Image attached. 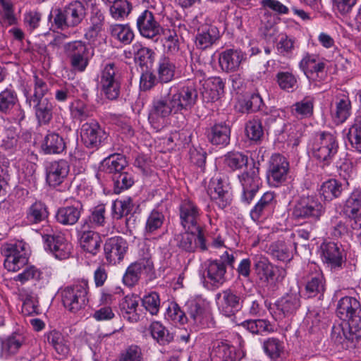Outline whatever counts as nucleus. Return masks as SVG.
I'll return each instance as SVG.
<instances>
[{
	"label": "nucleus",
	"instance_id": "nucleus-63",
	"mask_svg": "<svg viewBox=\"0 0 361 361\" xmlns=\"http://www.w3.org/2000/svg\"><path fill=\"white\" fill-rule=\"evenodd\" d=\"M164 221V214L159 211L153 210L147 219L145 228V234L149 235L154 233L161 227Z\"/></svg>",
	"mask_w": 361,
	"mask_h": 361
},
{
	"label": "nucleus",
	"instance_id": "nucleus-64",
	"mask_svg": "<svg viewBox=\"0 0 361 361\" xmlns=\"http://www.w3.org/2000/svg\"><path fill=\"white\" fill-rule=\"evenodd\" d=\"M345 333L344 338L352 343L357 342L361 339V320L356 323L352 321H347L345 323Z\"/></svg>",
	"mask_w": 361,
	"mask_h": 361
},
{
	"label": "nucleus",
	"instance_id": "nucleus-16",
	"mask_svg": "<svg viewBox=\"0 0 361 361\" xmlns=\"http://www.w3.org/2000/svg\"><path fill=\"white\" fill-rule=\"evenodd\" d=\"M26 343V336L20 331L0 337V357L5 360L13 357L25 347Z\"/></svg>",
	"mask_w": 361,
	"mask_h": 361
},
{
	"label": "nucleus",
	"instance_id": "nucleus-55",
	"mask_svg": "<svg viewBox=\"0 0 361 361\" xmlns=\"http://www.w3.org/2000/svg\"><path fill=\"white\" fill-rule=\"evenodd\" d=\"M106 208L104 204H99L91 211L90 215L83 223H87L90 228L104 226L106 223Z\"/></svg>",
	"mask_w": 361,
	"mask_h": 361
},
{
	"label": "nucleus",
	"instance_id": "nucleus-39",
	"mask_svg": "<svg viewBox=\"0 0 361 361\" xmlns=\"http://www.w3.org/2000/svg\"><path fill=\"white\" fill-rule=\"evenodd\" d=\"M326 290L325 279L322 273H312L307 276L305 292L308 298L323 295Z\"/></svg>",
	"mask_w": 361,
	"mask_h": 361
},
{
	"label": "nucleus",
	"instance_id": "nucleus-50",
	"mask_svg": "<svg viewBox=\"0 0 361 361\" xmlns=\"http://www.w3.org/2000/svg\"><path fill=\"white\" fill-rule=\"evenodd\" d=\"M110 32L112 37L125 45L130 44L135 37L133 30L128 25H112Z\"/></svg>",
	"mask_w": 361,
	"mask_h": 361
},
{
	"label": "nucleus",
	"instance_id": "nucleus-22",
	"mask_svg": "<svg viewBox=\"0 0 361 361\" xmlns=\"http://www.w3.org/2000/svg\"><path fill=\"white\" fill-rule=\"evenodd\" d=\"M80 137L87 148H98L106 138L105 131L95 121L84 123L80 129Z\"/></svg>",
	"mask_w": 361,
	"mask_h": 361
},
{
	"label": "nucleus",
	"instance_id": "nucleus-26",
	"mask_svg": "<svg viewBox=\"0 0 361 361\" xmlns=\"http://www.w3.org/2000/svg\"><path fill=\"white\" fill-rule=\"evenodd\" d=\"M45 246L59 259H67L72 248L61 234H47L43 235Z\"/></svg>",
	"mask_w": 361,
	"mask_h": 361
},
{
	"label": "nucleus",
	"instance_id": "nucleus-35",
	"mask_svg": "<svg viewBox=\"0 0 361 361\" xmlns=\"http://www.w3.org/2000/svg\"><path fill=\"white\" fill-rule=\"evenodd\" d=\"M254 270L261 282L269 283L274 280L277 268L274 267L267 257L257 255L254 257Z\"/></svg>",
	"mask_w": 361,
	"mask_h": 361
},
{
	"label": "nucleus",
	"instance_id": "nucleus-7",
	"mask_svg": "<svg viewBox=\"0 0 361 361\" xmlns=\"http://www.w3.org/2000/svg\"><path fill=\"white\" fill-rule=\"evenodd\" d=\"M338 143L336 137L330 133L322 132L317 135L313 145L314 157L329 165L334 157L337 154Z\"/></svg>",
	"mask_w": 361,
	"mask_h": 361
},
{
	"label": "nucleus",
	"instance_id": "nucleus-25",
	"mask_svg": "<svg viewBox=\"0 0 361 361\" xmlns=\"http://www.w3.org/2000/svg\"><path fill=\"white\" fill-rule=\"evenodd\" d=\"M4 267L9 271H17L28 262V258L20 245L10 244L4 250Z\"/></svg>",
	"mask_w": 361,
	"mask_h": 361
},
{
	"label": "nucleus",
	"instance_id": "nucleus-61",
	"mask_svg": "<svg viewBox=\"0 0 361 361\" xmlns=\"http://www.w3.org/2000/svg\"><path fill=\"white\" fill-rule=\"evenodd\" d=\"M106 5L109 6L111 16L116 20L124 18L132 9L131 4L127 0H121Z\"/></svg>",
	"mask_w": 361,
	"mask_h": 361
},
{
	"label": "nucleus",
	"instance_id": "nucleus-11",
	"mask_svg": "<svg viewBox=\"0 0 361 361\" xmlns=\"http://www.w3.org/2000/svg\"><path fill=\"white\" fill-rule=\"evenodd\" d=\"M186 230L185 232L175 236L176 245L180 250L190 253L194 252L198 245L202 251L207 249L201 227H190V230Z\"/></svg>",
	"mask_w": 361,
	"mask_h": 361
},
{
	"label": "nucleus",
	"instance_id": "nucleus-33",
	"mask_svg": "<svg viewBox=\"0 0 361 361\" xmlns=\"http://www.w3.org/2000/svg\"><path fill=\"white\" fill-rule=\"evenodd\" d=\"M40 149L47 155L60 154L66 150V144L59 133L49 132L42 140Z\"/></svg>",
	"mask_w": 361,
	"mask_h": 361
},
{
	"label": "nucleus",
	"instance_id": "nucleus-6",
	"mask_svg": "<svg viewBox=\"0 0 361 361\" xmlns=\"http://www.w3.org/2000/svg\"><path fill=\"white\" fill-rule=\"evenodd\" d=\"M325 209L322 204L313 196H302L294 204L292 209V217L294 219H320Z\"/></svg>",
	"mask_w": 361,
	"mask_h": 361
},
{
	"label": "nucleus",
	"instance_id": "nucleus-18",
	"mask_svg": "<svg viewBox=\"0 0 361 361\" xmlns=\"http://www.w3.org/2000/svg\"><path fill=\"white\" fill-rule=\"evenodd\" d=\"M275 306V314L279 319L294 315L301 306L300 292L290 290L276 302Z\"/></svg>",
	"mask_w": 361,
	"mask_h": 361
},
{
	"label": "nucleus",
	"instance_id": "nucleus-4",
	"mask_svg": "<svg viewBox=\"0 0 361 361\" xmlns=\"http://www.w3.org/2000/svg\"><path fill=\"white\" fill-rule=\"evenodd\" d=\"M88 282L85 279L62 289L61 294L65 308L74 313L83 309L88 302Z\"/></svg>",
	"mask_w": 361,
	"mask_h": 361
},
{
	"label": "nucleus",
	"instance_id": "nucleus-2",
	"mask_svg": "<svg viewBox=\"0 0 361 361\" xmlns=\"http://www.w3.org/2000/svg\"><path fill=\"white\" fill-rule=\"evenodd\" d=\"M85 16L86 9L84 4L79 1H74L62 8H55L49 14V19L53 18L52 26L65 30L78 26Z\"/></svg>",
	"mask_w": 361,
	"mask_h": 361
},
{
	"label": "nucleus",
	"instance_id": "nucleus-43",
	"mask_svg": "<svg viewBox=\"0 0 361 361\" xmlns=\"http://www.w3.org/2000/svg\"><path fill=\"white\" fill-rule=\"evenodd\" d=\"M176 65L169 56H162L159 61L157 73L161 83L171 82L175 75Z\"/></svg>",
	"mask_w": 361,
	"mask_h": 361
},
{
	"label": "nucleus",
	"instance_id": "nucleus-20",
	"mask_svg": "<svg viewBox=\"0 0 361 361\" xmlns=\"http://www.w3.org/2000/svg\"><path fill=\"white\" fill-rule=\"evenodd\" d=\"M336 312L344 322L353 320L356 323L357 321H361V304L355 297L341 298L338 301Z\"/></svg>",
	"mask_w": 361,
	"mask_h": 361
},
{
	"label": "nucleus",
	"instance_id": "nucleus-60",
	"mask_svg": "<svg viewBox=\"0 0 361 361\" xmlns=\"http://www.w3.org/2000/svg\"><path fill=\"white\" fill-rule=\"evenodd\" d=\"M263 348L271 359L276 360L283 352V343L278 338H269L264 342Z\"/></svg>",
	"mask_w": 361,
	"mask_h": 361
},
{
	"label": "nucleus",
	"instance_id": "nucleus-58",
	"mask_svg": "<svg viewBox=\"0 0 361 361\" xmlns=\"http://www.w3.org/2000/svg\"><path fill=\"white\" fill-rule=\"evenodd\" d=\"M345 212L353 216L361 214V190L356 189L353 191L347 199L345 205Z\"/></svg>",
	"mask_w": 361,
	"mask_h": 361
},
{
	"label": "nucleus",
	"instance_id": "nucleus-48",
	"mask_svg": "<svg viewBox=\"0 0 361 361\" xmlns=\"http://www.w3.org/2000/svg\"><path fill=\"white\" fill-rule=\"evenodd\" d=\"M138 301L133 296H126L120 304L121 314L130 322H137L140 315L137 313Z\"/></svg>",
	"mask_w": 361,
	"mask_h": 361
},
{
	"label": "nucleus",
	"instance_id": "nucleus-46",
	"mask_svg": "<svg viewBox=\"0 0 361 361\" xmlns=\"http://www.w3.org/2000/svg\"><path fill=\"white\" fill-rule=\"evenodd\" d=\"M134 52V59L135 63H138L141 67L148 68L151 66L154 61V51L146 47H144L140 42H136L133 45Z\"/></svg>",
	"mask_w": 361,
	"mask_h": 361
},
{
	"label": "nucleus",
	"instance_id": "nucleus-5",
	"mask_svg": "<svg viewBox=\"0 0 361 361\" xmlns=\"http://www.w3.org/2000/svg\"><path fill=\"white\" fill-rule=\"evenodd\" d=\"M235 257L225 251L219 259H208L204 263V273L208 283L214 288L221 287L227 280L226 266L233 267Z\"/></svg>",
	"mask_w": 361,
	"mask_h": 361
},
{
	"label": "nucleus",
	"instance_id": "nucleus-37",
	"mask_svg": "<svg viewBox=\"0 0 361 361\" xmlns=\"http://www.w3.org/2000/svg\"><path fill=\"white\" fill-rule=\"evenodd\" d=\"M300 68L307 78H311L313 74L322 73L326 63L316 54L305 53L299 63Z\"/></svg>",
	"mask_w": 361,
	"mask_h": 361
},
{
	"label": "nucleus",
	"instance_id": "nucleus-40",
	"mask_svg": "<svg viewBox=\"0 0 361 361\" xmlns=\"http://www.w3.org/2000/svg\"><path fill=\"white\" fill-rule=\"evenodd\" d=\"M345 190V185L335 178L324 181L320 186L319 194L325 201L338 198Z\"/></svg>",
	"mask_w": 361,
	"mask_h": 361
},
{
	"label": "nucleus",
	"instance_id": "nucleus-59",
	"mask_svg": "<svg viewBox=\"0 0 361 361\" xmlns=\"http://www.w3.org/2000/svg\"><path fill=\"white\" fill-rule=\"evenodd\" d=\"M247 157L241 152H231L225 155L224 164L233 171L242 169L247 164Z\"/></svg>",
	"mask_w": 361,
	"mask_h": 361
},
{
	"label": "nucleus",
	"instance_id": "nucleus-24",
	"mask_svg": "<svg viewBox=\"0 0 361 361\" xmlns=\"http://www.w3.org/2000/svg\"><path fill=\"white\" fill-rule=\"evenodd\" d=\"M127 250L126 240L120 236L109 238L104 245L105 259L112 264L119 263L123 259Z\"/></svg>",
	"mask_w": 361,
	"mask_h": 361
},
{
	"label": "nucleus",
	"instance_id": "nucleus-49",
	"mask_svg": "<svg viewBox=\"0 0 361 361\" xmlns=\"http://www.w3.org/2000/svg\"><path fill=\"white\" fill-rule=\"evenodd\" d=\"M71 118L79 122L85 121L92 116V107L80 99H77L70 106Z\"/></svg>",
	"mask_w": 361,
	"mask_h": 361
},
{
	"label": "nucleus",
	"instance_id": "nucleus-21",
	"mask_svg": "<svg viewBox=\"0 0 361 361\" xmlns=\"http://www.w3.org/2000/svg\"><path fill=\"white\" fill-rule=\"evenodd\" d=\"M322 262L331 269L341 268L344 262V250L341 245L332 241H324L320 245Z\"/></svg>",
	"mask_w": 361,
	"mask_h": 361
},
{
	"label": "nucleus",
	"instance_id": "nucleus-19",
	"mask_svg": "<svg viewBox=\"0 0 361 361\" xmlns=\"http://www.w3.org/2000/svg\"><path fill=\"white\" fill-rule=\"evenodd\" d=\"M207 193L211 200L220 208L224 209L232 201V192L229 185L221 179L212 178L209 184Z\"/></svg>",
	"mask_w": 361,
	"mask_h": 361
},
{
	"label": "nucleus",
	"instance_id": "nucleus-29",
	"mask_svg": "<svg viewBox=\"0 0 361 361\" xmlns=\"http://www.w3.org/2000/svg\"><path fill=\"white\" fill-rule=\"evenodd\" d=\"M82 209V203L78 200H73L71 205L60 207L57 210L56 219L62 225H74L79 220Z\"/></svg>",
	"mask_w": 361,
	"mask_h": 361
},
{
	"label": "nucleus",
	"instance_id": "nucleus-32",
	"mask_svg": "<svg viewBox=\"0 0 361 361\" xmlns=\"http://www.w3.org/2000/svg\"><path fill=\"white\" fill-rule=\"evenodd\" d=\"M200 209L197 206L190 200H185L180 205V218L181 224L185 229L200 227L197 225L200 217Z\"/></svg>",
	"mask_w": 361,
	"mask_h": 361
},
{
	"label": "nucleus",
	"instance_id": "nucleus-23",
	"mask_svg": "<svg viewBox=\"0 0 361 361\" xmlns=\"http://www.w3.org/2000/svg\"><path fill=\"white\" fill-rule=\"evenodd\" d=\"M46 180L51 187L60 185L67 178L70 166L65 159H59L50 161L45 167Z\"/></svg>",
	"mask_w": 361,
	"mask_h": 361
},
{
	"label": "nucleus",
	"instance_id": "nucleus-14",
	"mask_svg": "<svg viewBox=\"0 0 361 361\" xmlns=\"http://www.w3.org/2000/svg\"><path fill=\"white\" fill-rule=\"evenodd\" d=\"M136 27L142 37L154 42L158 41L163 30L154 14L147 9L143 11L137 16Z\"/></svg>",
	"mask_w": 361,
	"mask_h": 361
},
{
	"label": "nucleus",
	"instance_id": "nucleus-1",
	"mask_svg": "<svg viewBox=\"0 0 361 361\" xmlns=\"http://www.w3.org/2000/svg\"><path fill=\"white\" fill-rule=\"evenodd\" d=\"M198 99L197 86L193 81L179 87H162L160 95L154 97L149 111L148 121L151 126L159 130L165 125L170 115L190 111Z\"/></svg>",
	"mask_w": 361,
	"mask_h": 361
},
{
	"label": "nucleus",
	"instance_id": "nucleus-12",
	"mask_svg": "<svg viewBox=\"0 0 361 361\" xmlns=\"http://www.w3.org/2000/svg\"><path fill=\"white\" fill-rule=\"evenodd\" d=\"M289 162L287 159L280 154H273L269 161L267 180L273 187H279L284 183L289 171Z\"/></svg>",
	"mask_w": 361,
	"mask_h": 361
},
{
	"label": "nucleus",
	"instance_id": "nucleus-51",
	"mask_svg": "<svg viewBox=\"0 0 361 361\" xmlns=\"http://www.w3.org/2000/svg\"><path fill=\"white\" fill-rule=\"evenodd\" d=\"M245 135L250 140L255 142L261 141L264 136V129L261 120L258 118L249 120L245 123Z\"/></svg>",
	"mask_w": 361,
	"mask_h": 361
},
{
	"label": "nucleus",
	"instance_id": "nucleus-15",
	"mask_svg": "<svg viewBox=\"0 0 361 361\" xmlns=\"http://www.w3.org/2000/svg\"><path fill=\"white\" fill-rule=\"evenodd\" d=\"M277 204V195L274 192H264L250 210V218L255 222L264 221L273 215Z\"/></svg>",
	"mask_w": 361,
	"mask_h": 361
},
{
	"label": "nucleus",
	"instance_id": "nucleus-41",
	"mask_svg": "<svg viewBox=\"0 0 361 361\" xmlns=\"http://www.w3.org/2000/svg\"><path fill=\"white\" fill-rule=\"evenodd\" d=\"M35 116L40 125L48 124L53 117V104L45 98V99L32 102Z\"/></svg>",
	"mask_w": 361,
	"mask_h": 361
},
{
	"label": "nucleus",
	"instance_id": "nucleus-52",
	"mask_svg": "<svg viewBox=\"0 0 361 361\" xmlns=\"http://www.w3.org/2000/svg\"><path fill=\"white\" fill-rule=\"evenodd\" d=\"M188 322L197 327H204L206 325L204 322V309L196 302H191L188 307Z\"/></svg>",
	"mask_w": 361,
	"mask_h": 361
},
{
	"label": "nucleus",
	"instance_id": "nucleus-53",
	"mask_svg": "<svg viewBox=\"0 0 361 361\" xmlns=\"http://www.w3.org/2000/svg\"><path fill=\"white\" fill-rule=\"evenodd\" d=\"M152 337L160 344L167 345L173 340V336L160 322H154L150 325Z\"/></svg>",
	"mask_w": 361,
	"mask_h": 361
},
{
	"label": "nucleus",
	"instance_id": "nucleus-27",
	"mask_svg": "<svg viewBox=\"0 0 361 361\" xmlns=\"http://www.w3.org/2000/svg\"><path fill=\"white\" fill-rule=\"evenodd\" d=\"M211 361H234L235 348L227 340H215L209 347Z\"/></svg>",
	"mask_w": 361,
	"mask_h": 361
},
{
	"label": "nucleus",
	"instance_id": "nucleus-36",
	"mask_svg": "<svg viewBox=\"0 0 361 361\" xmlns=\"http://www.w3.org/2000/svg\"><path fill=\"white\" fill-rule=\"evenodd\" d=\"M105 18L103 13L97 9H93L91 12L89 25L85 33V39L94 41L104 30Z\"/></svg>",
	"mask_w": 361,
	"mask_h": 361
},
{
	"label": "nucleus",
	"instance_id": "nucleus-44",
	"mask_svg": "<svg viewBox=\"0 0 361 361\" xmlns=\"http://www.w3.org/2000/svg\"><path fill=\"white\" fill-rule=\"evenodd\" d=\"M291 248L290 242L279 240L269 245L268 252L277 260L288 262L292 258Z\"/></svg>",
	"mask_w": 361,
	"mask_h": 361
},
{
	"label": "nucleus",
	"instance_id": "nucleus-45",
	"mask_svg": "<svg viewBox=\"0 0 361 361\" xmlns=\"http://www.w3.org/2000/svg\"><path fill=\"white\" fill-rule=\"evenodd\" d=\"M49 216L46 204L40 201L32 204L26 211V220L29 224H37L44 221Z\"/></svg>",
	"mask_w": 361,
	"mask_h": 361
},
{
	"label": "nucleus",
	"instance_id": "nucleus-62",
	"mask_svg": "<svg viewBox=\"0 0 361 361\" xmlns=\"http://www.w3.org/2000/svg\"><path fill=\"white\" fill-rule=\"evenodd\" d=\"M350 102L348 98L340 99L336 104V109L332 113L334 121L336 123H343L350 114Z\"/></svg>",
	"mask_w": 361,
	"mask_h": 361
},
{
	"label": "nucleus",
	"instance_id": "nucleus-17",
	"mask_svg": "<svg viewBox=\"0 0 361 361\" xmlns=\"http://www.w3.org/2000/svg\"><path fill=\"white\" fill-rule=\"evenodd\" d=\"M76 232L81 248L92 255H97L102 243L99 233L90 228L87 223L78 227Z\"/></svg>",
	"mask_w": 361,
	"mask_h": 361
},
{
	"label": "nucleus",
	"instance_id": "nucleus-42",
	"mask_svg": "<svg viewBox=\"0 0 361 361\" xmlns=\"http://www.w3.org/2000/svg\"><path fill=\"white\" fill-rule=\"evenodd\" d=\"M47 342L53 347L60 355L66 357L70 350L67 337L61 332L53 330L47 334Z\"/></svg>",
	"mask_w": 361,
	"mask_h": 361
},
{
	"label": "nucleus",
	"instance_id": "nucleus-31",
	"mask_svg": "<svg viewBox=\"0 0 361 361\" xmlns=\"http://www.w3.org/2000/svg\"><path fill=\"white\" fill-rule=\"evenodd\" d=\"M152 269L153 264L144 259L132 263L127 268L123 277V281L128 286H133L142 274H148Z\"/></svg>",
	"mask_w": 361,
	"mask_h": 361
},
{
	"label": "nucleus",
	"instance_id": "nucleus-54",
	"mask_svg": "<svg viewBox=\"0 0 361 361\" xmlns=\"http://www.w3.org/2000/svg\"><path fill=\"white\" fill-rule=\"evenodd\" d=\"M313 106V99L310 97H306L294 104L291 107V111L296 117L302 118L312 114Z\"/></svg>",
	"mask_w": 361,
	"mask_h": 361
},
{
	"label": "nucleus",
	"instance_id": "nucleus-3",
	"mask_svg": "<svg viewBox=\"0 0 361 361\" xmlns=\"http://www.w3.org/2000/svg\"><path fill=\"white\" fill-rule=\"evenodd\" d=\"M123 73L114 63H106L101 72L100 86L102 93L109 100L117 99L121 94Z\"/></svg>",
	"mask_w": 361,
	"mask_h": 361
},
{
	"label": "nucleus",
	"instance_id": "nucleus-57",
	"mask_svg": "<svg viewBox=\"0 0 361 361\" xmlns=\"http://www.w3.org/2000/svg\"><path fill=\"white\" fill-rule=\"evenodd\" d=\"M133 204L132 199L128 197L123 200H116L112 203L111 210L113 218L120 219L127 216L133 209Z\"/></svg>",
	"mask_w": 361,
	"mask_h": 361
},
{
	"label": "nucleus",
	"instance_id": "nucleus-28",
	"mask_svg": "<svg viewBox=\"0 0 361 361\" xmlns=\"http://www.w3.org/2000/svg\"><path fill=\"white\" fill-rule=\"evenodd\" d=\"M246 59V54L241 50L228 49L219 54V63L222 71L226 73L234 72Z\"/></svg>",
	"mask_w": 361,
	"mask_h": 361
},
{
	"label": "nucleus",
	"instance_id": "nucleus-13",
	"mask_svg": "<svg viewBox=\"0 0 361 361\" xmlns=\"http://www.w3.org/2000/svg\"><path fill=\"white\" fill-rule=\"evenodd\" d=\"M259 172V168L254 164L240 175H238L243 188L241 200L244 203L250 204L259 189L261 179Z\"/></svg>",
	"mask_w": 361,
	"mask_h": 361
},
{
	"label": "nucleus",
	"instance_id": "nucleus-38",
	"mask_svg": "<svg viewBox=\"0 0 361 361\" xmlns=\"http://www.w3.org/2000/svg\"><path fill=\"white\" fill-rule=\"evenodd\" d=\"M102 166L106 173L111 175V178L114 175H117L128 169L125 156L121 154H111L104 159Z\"/></svg>",
	"mask_w": 361,
	"mask_h": 361
},
{
	"label": "nucleus",
	"instance_id": "nucleus-9",
	"mask_svg": "<svg viewBox=\"0 0 361 361\" xmlns=\"http://www.w3.org/2000/svg\"><path fill=\"white\" fill-rule=\"evenodd\" d=\"M64 51L71 68L76 72H83L89 64V49L85 42L78 40L67 43Z\"/></svg>",
	"mask_w": 361,
	"mask_h": 361
},
{
	"label": "nucleus",
	"instance_id": "nucleus-10",
	"mask_svg": "<svg viewBox=\"0 0 361 361\" xmlns=\"http://www.w3.org/2000/svg\"><path fill=\"white\" fill-rule=\"evenodd\" d=\"M216 299L221 314L230 317L243 307L245 298L241 293L227 288L217 293Z\"/></svg>",
	"mask_w": 361,
	"mask_h": 361
},
{
	"label": "nucleus",
	"instance_id": "nucleus-30",
	"mask_svg": "<svg viewBox=\"0 0 361 361\" xmlns=\"http://www.w3.org/2000/svg\"><path fill=\"white\" fill-rule=\"evenodd\" d=\"M220 38L218 28L212 25H204L200 27L195 37V46L201 50L211 47Z\"/></svg>",
	"mask_w": 361,
	"mask_h": 361
},
{
	"label": "nucleus",
	"instance_id": "nucleus-47",
	"mask_svg": "<svg viewBox=\"0 0 361 361\" xmlns=\"http://www.w3.org/2000/svg\"><path fill=\"white\" fill-rule=\"evenodd\" d=\"M111 178L114 182V190L116 194L129 189L135 183V175L129 168L117 175H114Z\"/></svg>",
	"mask_w": 361,
	"mask_h": 361
},
{
	"label": "nucleus",
	"instance_id": "nucleus-34",
	"mask_svg": "<svg viewBox=\"0 0 361 361\" xmlns=\"http://www.w3.org/2000/svg\"><path fill=\"white\" fill-rule=\"evenodd\" d=\"M230 137L231 128L225 121L216 123L207 130L208 140L214 145L226 146Z\"/></svg>",
	"mask_w": 361,
	"mask_h": 361
},
{
	"label": "nucleus",
	"instance_id": "nucleus-8",
	"mask_svg": "<svg viewBox=\"0 0 361 361\" xmlns=\"http://www.w3.org/2000/svg\"><path fill=\"white\" fill-rule=\"evenodd\" d=\"M0 113L8 115L12 122L18 124L25 118L18 94L12 88H6L0 92Z\"/></svg>",
	"mask_w": 361,
	"mask_h": 361
},
{
	"label": "nucleus",
	"instance_id": "nucleus-56",
	"mask_svg": "<svg viewBox=\"0 0 361 361\" xmlns=\"http://www.w3.org/2000/svg\"><path fill=\"white\" fill-rule=\"evenodd\" d=\"M48 92V85L45 81L35 76L34 93L33 94H25L26 103L32 106V102L45 99L44 95Z\"/></svg>",
	"mask_w": 361,
	"mask_h": 361
}]
</instances>
